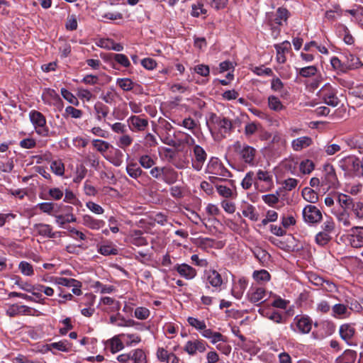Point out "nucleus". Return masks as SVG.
<instances>
[{"instance_id":"f257e3e1","label":"nucleus","mask_w":363,"mask_h":363,"mask_svg":"<svg viewBox=\"0 0 363 363\" xmlns=\"http://www.w3.org/2000/svg\"><path fill=\"white\" fill-rule=\"evenodd\" d=\"M211 121L212 127L210 128V131L216 140H221L231 133L233 123L230 119L212 114Z\"/></svg>"},{"instance_id":"f03ea898","label":"nucleus","mask_w":363,"mask_h":363,"mask_svg":"<svg viewBox=\"0 0 363 363\" xmlns=\"http://www.w3.org/2000/svg\"><path fill=\"white\" fill-rule=\"evenodd\" d=\"M233 147L241 161L250 166L255 164V159L257 150L255 147L245 143H241L240 141L235 142Z\"/></svg>"},{"instance_id":"7ed1b4c3","label":"nucleus","mask_w":363,"mask_h":363,"mask_svg":"<svg viewBox=\"0 0 363 363\" xmlns=\"http://www.w3.org/2000/svg\"><path fill=\"white\" fill-rule=\"evenodd\" d=\"M255 187L260 192L271 191L274 187L272 174L266 170L259 169L255 177Z\"/></svg>"},{"instance_id":"20e7f679","label":"nucleus","mask_w":363,"mask_h":363,"mask_svg":"<svg viewBox=\"0 0 363 363\" xmlns=\"http://www.w3.org/2000/svg\"><path fill=\"white\" fill-rule=\"evenodd\" d=\"M29 117L35 128V132L43 137L48 136L49 129L46 126L45 117L40 112L37 111H30Z\"/></svg>"},{"instance_id":"39448f33","label":"nucleus","mask_w":363,"mask_h":363,"mask_svg":"<svg viewBox=\"0 0 363 363\" xmlns=\"http://www.w3.org/2000/svg\"><path fill=\"white\" fill-rule=\"evenodd\" d=\"M324 176L322 178L321 186H326V189L334 188L338 186V179L335 168L330 164H326L323 167Z\"/></svg>"},{"instance_id":"423d86ee","label":"nucleus","mask_w":363,"mask_h":363,"mask_svg":"<svg viewBox=\"0 0 363 363\" xmlns=\"http://www.w3.org/2000/svg\"><path fill=\"white\" fill-rule=\"evenodd\" d=\"M319 95L328 106L335 107L340 103L336 90L330 84H325L320 89Z\"/></svg>"},{"instance_id":"0eeeda50","label":"nucleus","mask_w":363,"mask_h":363,"mask_svg":"<svg viewBox=\"0 0 363 363\" xmlns=\"http://www.w3.org/2000/svg\"><path fill=\"white\" fill-rule=\"evenodd\" d=\"M302 214L304 221L308 224L318 223L323 218L321 211L315 206L311 204L304 207Z\"/></svg>"},{"instance_id":"6e6552de","label":"nucleus","mask_w":363,"mask_h":363,"mask_svg":"<svg viewBox=\"0 0 363 363\" xmlns=\"http://www.w3.org/2000/svg\"><path fill=\"white\" fill-rule=\"evenodd\" d=\"M127 123L131 131L143 132L148 127L149 121L141 116H131L127 119Z\"/></svg>"},{"instance_id":"1a4fd4ad","label":"nucleus","mask_w":363,"mask_h":363,"mask_svg":"<svg viewBox=\"0 0 363 363\" xmlns=\"http://www.w3.org/2000/svg\"><path fill=\"white\" fill-rule=\"evenodd\" d=\"M289 13L286 9L280 7L276 13H269L267 14V23L269 26H281L283 22H286L289 18Z\"/></svg>"},{"instance_id":"9d476101","label":"nucleus","mask_w":363,"mask_h":363,"mask_svg":"<svg viewBox=\"0 0 363 363\" xmlns=\"http://www.w3.org/2000/svg\"><path fill=\"white\" fill-rule=\"evenodd\" d=\"M208 172L227 179L232 176L231 172L217 160H211L208 164Z\"/></svg>"},{"instance_id":"9b49d317","label":"nucleus","mask_w":363,"mask_h":363,"mask_svg":"<svg viewBox=\"0 0 363 363\" xmlns=\"http://www.w3.org/2000/svg\"><path fill=\"white\" fill-rule=\"evenodd\" d=\"M207 345L202 340H189L184 347V350L189 355H195L196 352H204L206 350Z\"/></svg>"},{"instance_id":"f8f14e48","label":"nucleus","mask_w":363,"mask_h":363,"mask_svg":"<svg viewBox=\"0 0 363 363\" xmlns=\"http://www.w3.org/2000/svg\"><path fill=\"white\" fill-rule=\"evenodd\" d=\"M350 244L353 247H361L363 246V227H353L347 235Z\"/></svg>"},{"instance_id":"ddd939ff","label":"nucleus","mask_w":363,"mask_h":363,"mask_svg":"<svg viewBox=\"0 0 363 363\" xmlns=\"http://www.w3.org/2000/svg\"><path fill=\"white\" fill-rule=\"evenodd\" d=\"M193 151L195 160L192 162V167L194 169L199 171L206 160L207 154L203 148L199 145H194Z\"/></svg>"},{"instance_id":"4468645a","label":"nucleus","mask_w":363,"mask_h":363,"mask_svg":"<svg viewBox=\"0 0 363 363\" xmlns=\"http://www.w3.org/2000/svg\"><path fill=\"white\" fill-rule=\"evenodd\" d=\"M228 183L232 186V189L230 186H227L225 185H216V191L218 194L225 198V199H234L237 197V191L235 186L234 185V181L233 180H227Z\"/></svg>"},{"instance_id":"2eb2a0df","label":"nucleus","mask_w":363,"mask_h":363,"mask_svg":"<svg viewBox=\"0 0 363 363\" xmlns=\"http://www.w3.org/2000/svg\"><path fill=\"white\" fill-rule=\"evenodd\" d=\"M174 270L177 271L178 274L185 278L186 279H192L196 276V270L187 264H177L174 266Z\"/></svg>"},{"instance_id":"dca6fc26","label":"nucleus","mask_w":363,"mask_h":363,"mask_svg":"<svg viewBox=\"0 0 363 363\" xmlns=\"http://www.w3.org/2000/svg\"><path fill=\"white\" fill-rule=\"evenodd\" d=\"M97 251L104 256L117 255L119 253L117 246L110 240H106L99 244Z\"/></svg>"},{"instance_id":"f3484780","label":"nucleus","mask_w":363,"mask_h":363,"mask_svg":"<svg viewBox=\"0 0 363 363\" xmlns=\"http://www.w3.org/2000/svg\"><path fill=\"white\" fill-rule=\"evenodd\" d=\"M294 323L298 332L303 334H308L312 328V321L308 317L296 316Z\"/></svg>"},{"instance_id":"a211bd4d","label":"nucleus","mask_w":363,"mask_h":363,"mask_svg":"<svg viewBox=\"0 0 363 363\" xmlns=\"http://www.w3.org/2000/svg\"><path fill=\"white\" fill-rule=\"evenodd\" d=\"M274 48L277 51V60L279 63L283 64L286 61V53L291 50V43L285 40L279 44H275Z\"/></svg>"},{"instance_id":"6ab92c4d","label":"nucleus","mask_w":363,"mask_h":363,"mask_svg":"<svg viewBox=\"0 0 363 363\" xmlns=\"http://www.w3.org/2000/svg\"><path fill=\"white\" fill-rule=\"evenodd\" d=\"M313 144V139L309 136H301L291 141V148L295 152H300Z\"/></svg>"},{"instance_id":"aec40b11","label":"nucleus","mask_w":363,"mask_h":363,"mask_svg":"<svg viewBox=\"0 0 363 363\" xmlns=\"http://www.w3.org/2000/svg\"><path fill=\"white\" fill-rule=\"evenodd\" d=\"M207 284L215 288L220 289L223 283L221 275L215 269H210L206 272Z\"/></svg>"},{"instance_id":"412c9836","label":"nucleus","mask_w":363,"mask_h":363,"mask_svg":"<svg viewBox=\"0 0 363 363\" xmlns=\"http://www.w3.org/2000/svg\"><path fill=\"white\" fill-rule=\"evenodd\" d=\"M201 335L208 340H210L211 343L213 345H217V343L222 342H226L227 337L223 335L220 333L216 332L212 330L211 329L205 330L201 332Z\"/></svg>"},{"instance_id":"4be33fe9","label":"nucleus","mask_w":363,"mask_h":363,"mask_svg":"<svg viewBox=\"0 0 363 363\" xmlns=\"http://www.w3.org/2000/svg\"><path fill=\"white\" fill-rule=\"evenodd\" d=\"M82 223L85 227L91 230H99L105 225V222L103 220L96 219L87 214L82 216Z\"/></svg>"},{"instance_id":"5701e85b","label":"nucleus","mask_w":363,"mask_h":363,"mask_svg":"<svg viewBox=\"0 0 363 363\" xmlns=\"http://www.w3.org/2000/svg\"><path fill=\"white\" fill-rule=\"evenodd\" d=\"M332 316L337 319H345L350 316L351 313L347 306L342 303L335 304L332 307Z\"/></svg>"},{"instance_id":"b1692460","label":"nucleus","mask_w":363,"mask_h":363,"mask_svg":"<svg viewBox=\"0 0 363 363\" xmlns=\"http://www.w3.org/2000/svg\"><path fill=\"white\" fill-rule=\"evenodd\" d=\"M266 296V291L262 287L252 288L248 293V299L253 303H257L263 301Z\"/></svg>"},{"instance_id":"393cba45","label":"nucleus","mask_w":363,"mask_h":363,"mask_svg":"<svg viewBox=\"0 0 363 363\" xmlns=\"http://www.w3.org/2000/svg\"><path fill=\"white\" fill-rule=\"evenodd\" d=\"M339 333L341 338L348 343L355 334V328L350 323H345L340 326Z\"/></svg>"},{"instance_id":"a878e982","label":"nucleus","mask_w":363,"mask_h":363,"mask_svg":"<svg viewBox=\"0 0 363 363\" xmlns=\"http://www.w3.org/2000/svg\"><path fill=\"white\" fill-rule=\"evenodd\" d=\"M33 229L40 235L50 238H55V233L52 232V228L48 224L37 223L33 225Z\"/></svg>"},{"instance_id":"bb28decb","label":"nucleus","mask_w":363,"mask_h":363,"mask_svg":"<svg viewBox=\"0 0 363 363\" xmlns=\"http://www.w3.org/2000/svg\"><path fill=\"white\" fill-rule=\"evenodd\" d=\"M342 57L347 70L358 68L361 65L359 59L352 54L345 55Z\"/></svg>"},{"instance_id":"cd10ccee","label":"nucleus","mask_w":363,"mask_h":363,"mask_svg":"<svg viewBox=\"0 0 363 363\" xmlns=\"http://www.w3.org/2000/svg\"><path fill=\"white\" fill-rule=\"evenodd\" d=\"M43 347L45 352L52 351V349L61 352H69L70 349V345L67 340H63L57 342L47 344Z\"/></svg>"},{"instance_id":"c85d7f7f","label":"nucleus","mask_w":363,"mask_h":363,"mask_svg":"<svg viewBox=\"0 0 363 363\" xmlns=\"http://www.w3.org/2000/svg\"><path fill=\"white\" fill-rule=\"evenodd\" d=\"M125 334L121 333L115 335L109 340L110 350L112 353H116L124 348V345L121 338L124 337Z\"/></svg>"},{"instance_id":"c756f323","label":"nucleus","mask_w":363,"mask_h":363,"mask_svg":"<svg viewBox=\"0 0 363 363\" xmlns=\"http://www.w3.org/2000/svg\"><path fill=\"white\" fill-rule=\"evenodd\" d=\"M39 209L43 213L53 215L60 212V205L52 202H44L38 205Z\"/></svg>"},{"instance_id":"7c9ffc66","label":"nucleus","mask_w":363,"mask_h":363,"mask_svg":"<svg viewBox=\"0 0 363 363\" xmlns=\"http://www.w3.org/2000/svg\"><path fill=\"white\" fill-rule=\"evenodd\" d=\"M94 109L96 113V117L98 121H101L105 118L108 113L109 108L101 102H96L94 106Z\"/></svg>"},{"instance_id":"2f4dec72","label":"nucleus","mask_w":363,"mask_h":363,"mask_svg":"<svg viewBox=\"0 0 363 363\" xmlns=\"http://www.w3.org/2000/svg\"><path fill=\"white\" fill-rule=\"evenodd\" d=\"M247 286V282L244 279H240L231 290L232 295L239 299L242 297Z\"/></svg>"},{"instance_id":"473e14b6","label":"nucleus","mask_w":363,"mask_h":363,"mask_svg":"<svg viewBox=\"0 0 363 363\" xmlns=\"http://www.w3.org/2000/svg\"><path fill=\"white\" fill-rule=\"evenodd\" d=\"M42 99L47 104H52L54 101L60 100V96L57 92L51 89H46L42 94Z\"/></svg>"},{"instance_id":"72a5a7b5","label":"nucleus","mask_w":363,"mask_h":363,"mask_svg":"<svg viewBox=\"0 0 363 363\" xmlns=\"http://www.w3.org/2000/svg\"><path fill=\"white\" fill-rule=\"evenodd\" d=\"M177 172L172 168L165 167L162 179L168 184H172L177 180Z\"/></svg>"},{"instance_id":"f704fd0d","label":"nucleus","mask_w":363,"mask_h":363,"mask_svg":"<svg viewBox=\"0 0 363 363\" xmlns=\"http://www.w3.org/2000/svg\"><path fill=\"white\" fill-rule=\"evenodd\" d=\"M130 242L137 246H145L147 245V240L145 238L142 236V232L140 230H135L130 235Z\"/></svg>"},{"instance_id":"c9c22d12","label":"nucleus","mask_w":363,"mask_h":363,"mask_svg":"<svg viewBox=\"0 0 363 363\" xmlns=\"http://www.w3.org/2000/svg\"><path fill=\"white\" fill-rule=\"evenodd\" d=\"M302 196L303 198L308 202L311 203H315L318 200V194L315 191V190L309 188L305 187L302 190Z\"/></svg>"},{"instance_id":"e433bc0d","label":"nucleus","mask_w":363,"mask_h":363,"mask_svg":"<svg viewBox=\"0 0 363 363\" xmlns=\"http://www.w3.org/2000/svg\"><path fill=\"white\" fill-rule=\"evenodd\" d=\"M126 172L128 174L133 178L137 179L143 173V170L138 166L136 163L130 162L126 166Z\"/></svg>"},{"instance_id":"4c0bfd02","label":"nucleus","mask_w":363,"mask_h":363,"mask_svg":"<svg viewBox=\"0 0 363 363\" xmlns=\"http://www.w3.org/2000/svg\"><path fill=\"white\" fill-rule=\"evenodd\" d=\"M118 94L113 87H110L106 92L101 94L100 98L106 104H112L116 101Z\"/></svg>"},{"instance_id":"58836bf2","label":"nucleus","mask_w":363,"mask_h":363,"mask_svg":"<svg viewBox=\"0 0 363 363\" xmlns=\"http://www.w3.org/2000/svg\"><path fill=\"white\" fill-rule=\"evenodd\" d=\"M262 125L259 123L252 122L245 125L244 129L245 135L247 138H250L254 134H255L257 131L261 130Z\"/></svg>"},{"instance_id":"ea45409f","label":"nucleus","mask_w":363,"mask_h":363,"mask_svg":"<svg viewBox=\"0 0 363 363\" xmlns=\"http://www.w3.org/2000/svg\"><path fill=\"white\" fill-rule=\"evenodd\" d=\"M315 169V164L313 161L306 159L301 162L299 170L303 174H311Z\"/></svg>"},{"instance_id":"a19ab883","label":"nucleus","mask_w":363,"mask_h":363,"mask_svg":"<svg viewBox=\"0 0 363 363\" xmlns=\"http://www.w3.org/2000/svg\"><path fill=\"white\" fill-rule=\"evenodd\" d=\"M188 323L195 328L196 330H199L201 333L204 331L205 330H208L206 328V323L203 320H200L194 317H189L187 319Z\"/></svg>"},{"instance_id":"79ce46f5","label":"nucleus","mask_w":363,"mask_h":363,"mask_svg":"<svg viewBox=\"0 0 363 363\" xmlns=\"http://www.w3.org/2000/svg\"><path fill=\"white\" fill-rule=\"evenodd\" d=\"M254 172L252 171L248 172L245 177L243 178L241 186L245 190L250 189L252 184H255V178H254Z\"/></svg>"},{"instance_id":"37998d69","label":"nucleus","mask_w":363,"mask_h":363,"mask_svg":"<svg viewBox=\"0 0 363 363\" xmlns=\"http://www.w3.org/2000/svg\"><path fill=\"white\" fill-rule=\"evenodd\" d=\"M338 202L343 210L350 208L354 205L352 199L350 196L342 194L338 196Z\"/></svg>"},{"instance_id":"c03bdc74","label":"nucleus","mask_w":363,"mask_h":363,"mask_svg":"<svg viewBox=\"0 0 363 363\" xmlns=\"http://www.w3.org/2000/svg\"><path fill=\"white\" fill-rule=\"evenodd\" d=\"M131 360L133 361V363H147L146 355L141 349L133 351V354H131Z\"/></svg>"},{"instance_id":"a18cd8bd","label":"nucleus","mask_w":363,"mask_h":363,"mask_svg":"<svg viewBox=\"0 0 363 363\" xmlns=\"http://www.w3.org/2000/svg\"><path fill=\"white\" fill-rule=\"evenodd\" d=\"M18 269L25 276H32L34 274L33 266L26 261H21L18 264Z\"/></svg>"},{"instance_id":"49530a36","label":"nucleus","mask_w":363,"mask_h":363,"mask_svg":"<svg viewBox=\"0 0 363 363\" xmlns=\"http://www.w3.org/2000/svg\"><path fill=\"white\" fill-rule=\"evenodd\" d=\"M268 105L270 109L279 111L284 108V106L282 105L280 100L274 96H270L268 98Z\"/></svg>"},{"instance_id":"de8ad7c7","label":"nucleus","mask_w":363,"mask_h":363,"mask_svg":"<svg viewBox=\"0 0 363 363\" xmlns=\"http://www.w3.org/2000/svg\"><path fill=\"white\" fill-rule=\"evenodd\" d=\"M50 281L57 285L70 287L72 284L77 283L74 279H67L61 277H52Z\"/></svg>"},{"instance_id":"09e8293b","label":"nucleus","mask_w":363,"mask_h":363,"mask_svg":"<svg viewBox=\"0 0 363 363\" xmlns=\"http://www.w3.org/2000/svg\"><path fill=\"white\" fill-rule=\"evenodd\" d=\"M92 145L96 150L101 153L106 152L110 147V144L108 142L99 139L93 140Z\"/></svg>"},{"instance_id":"8fccbe9b","label":"nucleus","mask_w":363,"mask_h":363,"mask_svg":"<svg viewBox=\"0 0 363 363\" xmlns=\"http://www.w3.org/2000/svg\"><path fill=\"white\" fill-rule=\"evenodd\" d=\"M150 315V310L145 307H138L134 311V316L138 320H146Z\"/></svg>"},{"instance_id":"3c124183","label":"nucleus","mask_w":363,"mask_h":363,"mask_svg":"<svg viewBox=\"0 0 363 363\" xmlns=\"http://www.w3.org/2000/svg\"><path fill=\"white\" fill-rule=\"evenodd\" d=\"M116 84L125 91H130L133 88V82L129 78L118 79Z\"/></svg>"},{"instance_id":"603ef678","label":"nucleus","mask_w":363,"mask_h":363,"mask_svg":"<svg viewBox=\"0 0 363 363\" xmlns=\"http://www.w3.org/2000/svg\"><path fill=\"white\" fill-rule=\"evenodd\" d=\"M50 168L55 174L62 176L65 173V166L62 161L55 160L52 162Z\"/></svg>"},{"instance_id":"864d4df0","label":"nucleus","mask_w":363,"mask_h":363,"mask_svg":"<svg viewBox=\"0 0 363 363\" xmlns=\"http://www.w3.org/2000/svg\"><path fill=\"white\" fill-rule=\"evenodd\" d=\"M12 280L14 281V284L18 285L20 289L26 291H28V292H32V291L34 289V286H32L31 284L27 283V282H23L22 280H21V278L18 276H15L12 278Z\"/></svg>"},{"instance_id":"5fc2aeb1","label":"nucleus","mask_w":363,"mask_h":363,"mask_svg":"<svg viewBox=\"0 0 363 363\" xmlns=\"http://www.w3.org/2000/svg\"><path fill=\"white\" fill-rule=\"evenodd\" d=\"M337 219L338 222L342 224L345 227H349L351 225L350 213L346 210H343L342 211L337 213Z\"/></svg>"},{"instance_id":"6e6d98bb","label":"nucleus","mask_w":363,"mask_h":363,"mask_svg":"<svg viewBox=\"0 0 363 363\" xmlns=\"http://www.w3.org/2000/svg\"><path fill=\"white\" fill-rule=\"evenodd\" d=\"M61 94L63 96V98L67 100L69 103L74 105L78 106L79 105V101L77 98L70 91H69L67 89L62 88L61 89Z\"/></svg>"},{"instance_id":"4d7b16f0","label":"nucleus","mask_w":363,"mask_h":363,"mask_svg":"<svg viewBox=\"0 0 363 363\" xmlns=\"http://www.w3.org/2000/svg\"><path fill=\"white\" fill-rule=\"evenodd\" d=\"M331 238L330 235L319 232L315 236V242L320 246H324L330 242Z\"/></svg>"},{"instance_id":"13d9d810","label":"nucleus","mask_w":363,"mask_h":363,"mask_svg":"<svg viewBox=\"0 0 363 363\" xmlns=\"http://www.w3.org/2000/svg\"><path fill=\"white\" fill-rule=\"evenodd\" d=\"M133 141V139L130 135L123 133L118 139V145L122 149H125L132 144Z\"/></svg>"},{"instance_id":"bf43d9fd","label":"nucleus","mask_w":363,"mask_h":363,"mask_svg":"<svg viewBox=\"0 0 363 363\" xmlns=\"http://www.w3.org/2000/svg\"><path fill=\"white\" fill-rule=\"evenodd\" d=\"M205 1L216 10L225 9L228 3V0H205Z\"/></svg>"},{"instance_id":"052dcab7","label":"nucleus","mask_w":363,"mask_h":363,"mask_svg":"<svg viewBox=\"0 0 363 363\" xmlns=\"http://www.w3.org/2000/svg\"><path fill=\"white\" fill-rule=\"evenodd\" d=\"M140 164L145 169H149L155 164V161L147 155H142L139 158Z\"/></svg>"},{"instance_id":"680f3d73","label":"nucleus","mask_w":363,"mask_h":363,"mask_svg":"<svg viewBox=\"0 0 363 363\" xmlns=\"http://www.w3.org/2000/svg\"><path fill=\"white\" fill-rule=\"evenodd\" d=\"M317 71H318V69H317L316 67L308 66V67H303V68L300 69L298 73L303 77H310L314 76L316 74Z\"/></svg>"},{"instance_id":"e2e57ef3","label":"nucleus","mask_w":363,"mask_h":363,"mask_svg":"<svg viewBox=\"0 0 363 363\" xmlns=\"http://www.w3.org/2000/svg\"><path fill=\"white\" fill-rule=\"evenodd\" d=\"M335 223L332 218H329L325 220L322 225L323 230L321 232L330 235L335 230Z\"/></svg>"},{"instance_id":"0e129e2a","label":"nucleus","mask_w":363,"mask_h":363,"mask_svg":"<svg viewBox=\"0 0 363 363\" xmlns=\"http://www.w3.org/2000/svg\"><path fill=\"white\" fill-rule=\"evenodd\" d=\"M87 169L84 165H79L77 167L76 175L73 179L74 182L79 183L86 176Z\"/></svg>"},{"instance_id":"69168bd1","label":"nucleus","mask_w":363,"mask_h":363,"mask_svg":"<svg viewBox=\"0 0 363 363\" xmlns=\"http://www.w3.org/2000/svg\"><path fill=\"white\" fill-rule=\"evenodd\" d=\"M77 95L81 99L86 100V101H89L95 98L94 95L89 90L83 88L78 89Z\"/></svg>"},{"instance_id":"338daca9","label":"nucleus","mask_w":363,"mask_h":363,"mask_svg":"<svg viewBox=\"0 0 363 363\" xmlns=\"http://www.w3.org/2000/svg\"><path fill=\"white\" fill-rule=\"evenodd\" d=\"M279 194L277 192L276 194H267L262 196V200L269 206H273L279 202Z\"/></svg>"},{"instance_id":"774afa93","label":"nucleus","mask_w":363,"mask_h":363,"mask_svg":"<svg viewBox=\"0 0 363 363\" xmlns=\"http://www.w3.org/2000/svg\"><path fill=\"white\" fill-rule=\"evenodd\" d=\"M86 206L89 210H90L92 213L95 214L101 215L104 213V209L100 205L93 201L86 202Z\"/></svg>"}]
</instances>
